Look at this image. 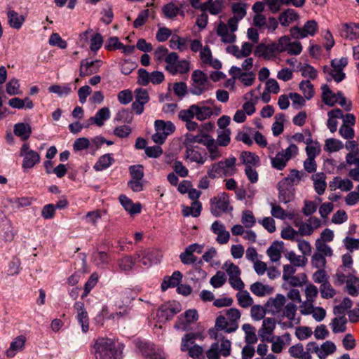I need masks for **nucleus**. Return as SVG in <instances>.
<instances>
[{"mask_svg":"<svg viewBox=\"0 0 359 359\" xmlns=\"http://www.w3.org/2000/svg\"><path fill=\"white\" fill-rule=\"evenodd\" d=\"M7 17L8 23L10 27L15 29H20L25 20L22 15L19 14L13 10L8 11Z\"/></svg>","mask_w":359,"mask_h":359,"instance_id":"nucleus-22","label":"nucleus"},{"mask_svg":"<svg viewBox=\"0 0 359 359\" xmlns=\"http://www.w3.org/2000/svg\"><path fill=\"white\" fill-rule=\"evenodd\" d=\"M230 134L231 131L229 129H224L222 130L220 133H219L217 139V144L219 146L226 147L227 146L230 142Z\"/></svg>","mask_w":359,"mask_h":359,"instance_id":"nucleus-62","label":"nucleus"},{"mask_svg":"<svg viewBox=\"0 0 359 359\" xmlns=\"http://www.w3.org/2000/svg\"><path fill=\"white\" fill-rule=\"evenodd\" d=\"M182 278V274L179 271L173 272L171 276L164 278L161 283V290L165 291L169 287H175L177 286Z\"/></svg>","mask_w":359,"mask_h":359,"instance_id":"nucleus-21","label":"nucleus"},{"mask_svg":"<svg viewBox=\"0 0 359 359\" xmlns=\"http://www.w3.org/2000/svg\"><path fill=\"white\" fill-rule=\"evenodd\" d=\"M242 329L245 334V342L248 344H255L257 341L255 327L250 324L246 323L242 325Z\"/></svg>","mask_w":359,"mask_h":359,"instance_id":"nucleus-41","label":"nucleus"},{"mask_svg":"<svg viewBox=\"0 0 359 359\" xmlns=\"http://www.w3.org/2000/svg\"><path fill=\"white\" fill-rule=\"evenodd\" d=\"M140 262L144 266H151L153 264L158 263L161 257V253L156 249H147L137 254Z\"/></svg>","mask_w":359,"mask_h":359,"instance_id":"nucleus-11","label":"nucleus"},{"mask_svg":"<svg viewBox=\"0 0 359 359\" xmlns=\"http://www.w3.org/2000/svg\"><path fill=\"white\" fill-rule=\"evenodd\" d=\"M285 304V296L280 294H278L276 297L269 298L266 303L265 306L269 313H271L272 315L275 316L282 312Z\"/></svg>","mask_w":359,"mask_h":359,"instance_id":"nucleus-10","label":"nucleus"},{"mask_svg":"<svg viewBox=\"0 0 359 359\" xmlns=\"http://www.w3.org/2000/svg\"><path fill=\"white\" fill-rule=\"evenodd\" d=\"M110 118V111L107 107H103L98 110L95 116L90 117V121L97 126H102L104 121Z\"/></svg>","mask_w":359,"mask_h":359,"instance_id":"nucleus-32","label":"nucleus"},{"mask_svg":"<svg viewBox=\"0 0 359 359\" xmlns=\"http://www.w3.org/2000/svg\"><path fill=\"white\" fill-rule=\"evenodd\" d=\"M298 18L299 15L294 10L288 8L280 15L278 20L281 25L286 27L297 20Z\"/></svg>","mask_w":359,"mask_h":359,"instance_id":"nucleus-31","label":"nucleus"},{"mask_svg":"<svg viewBox=\"0 0 359 359\" xmlns=\"http://www.w3.org/2000/svg\"><path fill=\"white\" fill-rule=\"evenodd\" d=\"M181 311L180 305L178 303H168L162 305L156 312V317L159 322H166L173 318L175 315Z\"/></svg>","mask_w":359,"mask_h":359,"instance_id":"nucleus-7","label":"nucleus"},{"mask_svg":"<svg viewBox=\"0 0 359 359\" xmlns=\"http://www.w3.org/2000/svg\"><path fill=\"white\" fill-rule=\"evenodd\" d=\"M14 238L13 228L11 222L8 219L2 220L0 223V241L9 242Z\"/></svg>","mask_w":359,"mask_h":359,"instance_id":"nucleus-17","label":"nucleus"},{"mask_svg":"<svg viewBox=\"0 0 359 359\" xmlns=\"http://www.w3.org/2000/svg\"><path fill=\"white\" fill-rule=\"evenodd\" d=\"M211 230L212 232L217 235L216 241L219 244H226L228 243L230 238V233L226 230L225 226L223 224L219 221H215L211 226Z\"/></svg>","mask_w":359,"mask_h":359,"instance_id":"nucleus-14","label":"nucleus"},{"mask_svg":"<svg viewBox=\"0 0 359 359\" xmlns=\"http://www.w3.org/2000/svg\"><path fill=\"white\" fill-rule=\"evenodd\" d=\"M354 271H351L344 266H339L334 275V284L341 285L349 279L351 277H355L352 275Z\"/></svg>","mask_w":359,"mask_h":359,"instance_id":"nucleus-26","label":"nucleus"},{"mask_svg":"<svg viewBox=\"0 0 359 359\" xmlns=\"http://www.w3.org/2000/svg\"><path fill=\"white\" fill-rule=\"evenodd\" d=\"M285 257L289 259L291 264L296 266H304L307 260L306 258L297 255L292 251L287 252Z\"/></svg>","mask_w":359,"mask_h":359,"instance_id":"nucleus-53","label":"nucleus"},{"mask_svg":"<svg viewBox=\"0 0 359 359\" xmlns=\"http://www.w3.org/2000/svg\"><path fill=\"white\" fill-rule=\"evenodd\" d=\"M297 310V306L293 303H287L285 304V309H283V316L290 320H294Z\"/></svg>","mask_w":359,"mask_h":359,"instance_id":"nucleus-60","label":"nucleus"},{"mask_svg":"<svg viewBox=\"0 0 359 359\" xmlns=\"http://www.w3.org/2000/svg\"><path fill=\"white\" fill-rule=\"evenodd\" d=\"M270 205L271 208V214L273 217L280 219H285L286 218H289L290 219H293L294 215L292 213L287 214L280 205L274 203H271Z\"/></svg>","mask_w":359,"mask_h":359,"instance_id":"nucleus-37","label":"nucleus"},{"mask_svg":"<svg viewBox=\"0 0 359 359\" xmlns=\"http://www.w3.org/2000/svg\"><path fill=\"white\" fill-rule=\"evenodd\" d=\"M119 201L124 209L130 214L133 215L141 212V205L140 203H133L126 196L121 195L119 196Z\"/></svg>","mask_w":359,"mask_h":359,"instance_id":"nucleus-25","label":"nucleus"},{"mask_svg":"<svg viewBox=\"0 0 359 359\" xmlns=\"http://www.w3.org/2000/svg\"><path fill=\"white\" fill-rule=\"evenodd\" d=\"M320 290L323 298H332L336 294L335 290L332 288L328 280L321 284Z\"/></svg>","mask_w":359,"mask_h":359,"instance_id":"nucleus-64","label":"nucleus"},{"mask_svg":"<svg viewBox=\"0 0 359 359\" xmlns=\"http://www.w3.org/2000/svg\"><path fill=\"white\" fill-rule=\"evenodd\" d=\"M294 224L296 227H298L297 231L298 235L301 236H310L313 233V226L306 222H299L297 221L294 222Z\"/></svg>","mask_w":359,"mask_h":359,"instance_id":"nucleus-54","label":"nucleus"},{"mask_svg":"<svg viewBox=\"0 0 359 359\" xmlns=\"http://www.w3.org/2000/svg\"><path fill=\"white\" fill-rule=\"evenodd\" d=\"M212 0H210L206 2V10L208 9L212 15H217L222 11L223 1L222 0H215L212 2Z\"/></svg>","mask_w":359,"mask_h":359,"instance_id":"nucleus-52","label":"nucleus"},{"mask_svg":"<svg viewBox=\"0 0 359 359\" xmlns=\"http://www.w3.org/2000/svg\"><path fill=\"white\" fill-rule=\"evenodd\" d=\"M314 181V188L318 195H322L325 192L327 184L325 182V175L323 172H318L313 175Z\"/></svg>","mask_w":359,"mask_h":359,"instance_id":"nucleus-33","label":"nucleus"},{"mask_svg":"<svg viewBox=\"0 0 359 359\" xmlns=\"http://www.w3.org/2000/svg\"><path fill=\"white\" fill-rule=\"evenodd\" d=\"M248 4L244 2L233 3L231 4V11L233 13V18L242 20L246 15Z\"/></svg>","mask_w":359,"mask_h":359,"instance_id":"nucleus-39","label":"nucleus"},{"mask_svg":"<svg viewBox=\"0 0 359 359\" xmlns=\"http://www.w3.org/2000/svg\"><path fill=\"white\" fill-rule=\"evenodd\" d=\"M109 256L104 252H97L93 254V262L100 268H104L109 263Z\"/></svg>","mask_w":359,"mask_h":359,"instance_id":"nucleus-50","label":"nucleus"},{"mask_svg":"<svg viewBox=\"0 0 359 359\" xmlns=\"http://www.w3.org/2000/svg\"><path fill=\"white\" fill-rule=\"evenodd\" d=\"M322 90V100L328 106H334L338 101V92L333 93L326 84L321 87Z\"/></svg>","mask_w":359,"mask_h":359,"instance_id":"nucleus-23","label":"nucleus"},{"mask_svg":"<svg viewBox=\"0 0 359 359\" xmlns=\"http://www.w3.org/2000/svg\"><path fill=\"white\" fill-rule=\"evenodd\" d=\"M282 248L283 243L274 242L268 248L266 253L272 262H275L279 261L281 257Z\"/></svg>","mask_w":359,"mask_h":359,"instance_id":"nucleus-35","label":"nucleus"},{"mask_svg":"<svg viewBox=\"0 0 359 359\" xmlns=\"http://www.w3.org/2000/svg\"><path fill=\"white\" fill-rule=\"evenodd\" d=\"M241 222L246 228H251L256 222L255 218L250 210H244L242 212Z\"/></svg>","mask_w":359,"mask_h":359,"instance_id":"nucleus-58","label":"nucleus"},{"mask_svg":"<svg viewBox=\"0 0 359 359\" xmlns=\"http://www.w3.org/2000/svg\"><path fill=\"white\" fill-rule=\"evenodd\" d=\"M114 162V158L112 157L111 154H106L101 156L95 164L93 166V168L96 171H102L108 168H109L113 163Z\"/></svg>","mask_w":359,"mask_h":359,"instance_id":"nucleus-29","label":"nucleus"},{"mask_svg":"<svg viewBox=\"0 0 359 359\" xmlns=\"http://www.w3.org/2000/svg\"><path fill=\"white\" fill-rule=\"evenodd\" d=\"M336 351V346L330 341H326L320 347L319 359H325L330 354Z\"/></svg>","mask_w":359,"mask_h":359,"instance_id":"nucleus-44","label":"nucleus"},{"mask_svg":"<svg viewBox=\"0 0 359 359\" xmlns=\"http://www.w3.org/2000/svg\"><path fill=\"white\" fill-rule=\"evenodd\" d=\"M195 117L199 121H204L209 118L213 114L210 107L193 104Z\"/></svg>","mask_w":359,"mask_h":359,"instance_id":"nucleus-27","label":"nucleus"},{"mask_svg":"<svg viewBox=\"0 0 359 359\" xmlns=\"http://www.w3.org/2000/svg\"><path fill=\"white\" fill-rule=\"evenodd\" d=\"M48 42L50 45L57 46L62 49H65L67 46V42L57 33H53L49 38Z\"/></svg>","mask_w":359,"mask_h":359,"instance_id":"nucleus-61","label":"nucleus"},{"mask_svg":"<svg viewBox=\"0 0 359 359\" xmlns=\"http://www.w3.org/2000/svg\"><path fill=\"white\" fill-rule=\"evenodd\" d=\"M238 304L243 308H248L253 304V299L247 290H241L236 294Z\"/></svg>","mask_w":359,"mask_h":359,"instance_id":"nucleus-42","label":"nucleus"},{"mask_svg":"<svg viewBox=\"0 0 359 359\" xmlns=\"http://www.w3.org/2000/svg\"><path fill=\"white\" fill-rule=\"evenodd\" d=\"M236 158L234 156L226 158L224 161L213 163L208 170L209 177L215 179L224 176H232L236 173Z\"/></svg>","mask_w":359,"mask_h":359,"instance_id":"nucleus-2","label":"nucleus"},{"mask_svg":"<svg viewBox=\"0 0 359 359\" xmlns=\"http://www.w3.org/2000/svg\"><path fill=\"white\" fill-rule=\"evenodd\" d=\"M347 64L348 60L346 57L334 59L331 62L332 69L330 70L327 67L325 66L323 71L325 73H328L336 82L339 83L345 78L343 69Z\"/></svg>","mask_w":359,"mask_h":359,"instance_id":"nucleus-4","label":"nucleus"},{"mask_svg":"<svg viewBox=\"0 0 359 359\" xmlns=\"http://www.w3.org/2000/svg\"><path fill=\"white\" fill-rule=\"evenodd\" d=\"M299 71L304 77L309 78L311 79H315L318 75L316 69L308 64H305L304 65L302 66L299 69Z\"/></svg>","mask_w":359,"mask_h":359,"instance_id":"nucleus-59","label":"nucleus"},{"mask_svg":"<svg viewBox=\"0 0 359 359\" xmlns=\"http://www.w3.org/2000/svg\"><path fill=\"white\" fill-rule=\"evenodd\" d=\"M277 53H278V52L276 50L275 43H259L255 50V55L267 60L273 58Z\"/></svg>","mask_w":359,"mask_h":359,"instance_id":"nucleus-13","label":"nucleus"},{"mask_svg":"<svg viewBox=\"0 0 359 359\" xmlns=\"http://www.w3.org/2000/svg\"><path fill=\"white\" fill-rule=\"evenodd\" d=\"M96 359H121L114 342L108 338H99L95 343Z\"/></svg>","mask_w":359,"mask_h":359,"instance_id":"nucleus-1","label":"nucleus"},{"mask_svg":"<svg viewBox=\"0 0 359 359\" xmlns=\"http://www.w3.org/2000/svg\"><path fill=\"white\" fill-rule=\"evenodd\" d=\"M318 31V24L315 20L307 21L302 28L293 27L290 29L291 36L294 39H303L308 35L313 36Z\"/></svg>","mask_w":359,"mask_h":359,"instance_id":"nucleus-5","label":"nucleus"},{"mask_svg":"<svg viewBox=\"0 0 359 359\" xmlns=\"http://www.w3.org/2000/svg\"><path fill=\"white\" fill-rule=\"evenodd\" d=\"M233 79H239L245 86H250L255 80V75L252 72H242L240 67L233 66L229 70Z\"/></svg>","mask_w":359,"mask_h":359,"instance_id":"nucleus-12","label":"nucleus"},{"mask_svg":"<svg viewBox=\"0 0 359 359\" xmlns=\"http://www.w3.org/2000/svg\"><path fill=\"white\" fill-rule=\"evenodd\" d=\"M250 291L258 297H264L272 292V288L260 282H256L250 285Z\"/></svg>","mask_w":359,"mask_h":359,"instance_id":"nucleus-36","label":"nucleus"},{"mask_svg":"<svg viewBox=\"0 0 359 359\" xmlns=\"http://www.w3.org/2000/svg\"><path fill=\"white\" fill-rule=\"evenodd\" d=\"M20 155L23 157L22 163V168L23 169L32 168L40 162V154L37 151L31 149L28 143L22 144Z\"/></svg>","mask_w":359,"mask_h":359,"instance_id":"nucleus-3","label":"nucleus"},{"mask_svg":"<svg viewBox=\"0 0 359 359\" xmlns=\"http://www.w3.org/2000/svg\"><path fill=\"white\" fill-rule=\"evenodd\" d=\"M341 34L350 40L359 38V25L356 23H345L343 25Z\"/></svg>","mask_w":359,"mask_h":359,"instance_id":"nucleus-20","label":"nucleus"},{"mask_svg":"<svg viewBox=\"0 0 359 359\" xmlns=\"http://www.w3.org/2000/svg\"><path fill=\"white\" fill-rule=\"evenodd\" d=\"M240 158L242 163L246 166L257 165L259 163V158L255 153L250 151H243L241 154Z\"/></svg>","mask_w":359,"mask_h":359,"instance_id":"nucleus-38","label":"nucleus"},{"mask_svg":"<svg viewBox=\"0 0 359 359\" xmlns=\"http://www.w3.org/2000/svg\"><path fill=\"white\" fill-rule=\"evenodd\" d=\"M118 266L121 271H130L135 264V260L130 256H126L118 260Z\"/></svg>","mask_w":359,"mask_h":359,"instance_id":"nucleus-56","label":"nucleus"},{"mask_svg":"<svg viewBox=\"0 0 359 359\" xmlns=\"http://www.w3.org/2000/svg\"><path fill=\"white\" fill-rule=\"evenodd\" d=\"M74 307L77 311V318L81 325L82 331L86 333L88 330L89 323L88 313L84 309V304L81 302H77L75 303Z\"/></svg>","mask_w":359,"mask_h":359,"instance_id":"nucleus-16","label":"nucleus"},{"mask_svg":"<svg viewBox=\"0 0 359 359\" xmlns=\"http://www.w3.org/2000/svg\"><path fill=\"white\" fill-rule=\"evenodd\" d=\"M170 47L171 48H177L180 50H184L187 48V39L181 38L177 35H173L170 40Z\"/></svg>","mask_w":359,"mask_h":359,"instance_id":"nucleus-51","label":"nucleus"},{"mask_svg":"<svg viewBox=\"0 0 359 359\" xmlns=\"http://www.w3.org/2000/svg\"><path fill=\"white\" fill-rule=\"evenodd\" d=\"M217 34L224 43H232L236 41V36L229 30L227 25L220 22L217 27Z\"/></svg>","mask_w":359,"mask_h":359,"instance_id":"nucleus-15","label":"nucleus"},{"mask_svg":"<svg viewBox=\"0 0 359 359\" xmlns=\"http://www.w3.org/2000/svg\"><path fill=\"white\" fill-rule=\"evenodd\" d=\"M266 312H267L266 307L264 308L259 305L252 306L250 310L251 316L255 320H262L264 317Z\"/></svg>","mask_w":359,"mask_h":359,"instance_id":"nucleus-63","label":"nucleus"},{"mask_svg":"<svg viewBox=\"0 0 359 359\" xmlns=\"http://www.w3.org/2000/svg\"><path fill=\"white\" fill-rule=\"evenodd\" d=\"M162 11L165 18L172 19L179 13L180 8L174 3L170 2L163 6Z\"/></svg>","mask_w":359,"mask_h":359,"instance_id":"nucleus-46","label":"nucleus"},{"mask_svg":"<svg viewBox=\"0 0 359 359\" xmlns=\"http://www.w3.org/2000/svg\"><path fill=\"white\" fill-rule=\"evenodd\" d=\"M229 206V200L224 194L218 195L210 200V212L215 217L220 216L227 212Z\"/></svg>","mask_w":359,"mask_h":359,"instance_id":"nucleus-6","label":"nucleus"},{"mask_svg":"<svg viewBox=\"0 0 359 359\" xmlns=\"http://www.w3.org/2000/svg\"><path fill=\"white\" fill-rule=\"evenodd\" d=\"M272 166L279 170H282L289 161L281 152H278L275 157L271 158Z\"/></svg>","mask_w":359,"mask_h":359,"instance_id":"nucleus-47","label":"nucleus"},{"mask_svg":"<svg viewBox=\"0 0 359 359\" xmlns=\"http://www.w3.org/2000/svg\"><path fill=\"white\" fill-rule=\"evenodd\" d=\"M142 353L150 359H165L163 351L154 344L140 341L137 344Z\"/></svg>","mask_w":359,"mask_h":359,"instance_id":"nucleus-8","label":"nucleus"},{"mask_svg":"<svg viewBox=\"0 0 359 359\" xmlns=\"http://www.w3.org/2000/svg\"><path fill=\"white\" fill-rule=\"evenodd\" d=\"M155 129L156 131L163 133L167 137L175 131V127L170 121L165 122L163 120H156L155 121Z\"/></svg>","mask_w":359,"mask_h":359,"instance_id":"nucleus-34","label":"nucleus"},{"mask_svg":"<svg viewBox=\"0 0 359 359\" xmlns=\"http://www.w3.org/2000/svg\"><path fill=\"white\" fill-rule=\"evenodd\" d=\"M26 342V337L23 335H20L15 337L11 343L10 347L7 349L6 354L8 358H13L19 352L23 350Z\"/></svg>","mask_w":359,"mask_h":359,"instance_id":"nucleus-18","label":"nucleus"},{"mask_svg":"<svg viewBox=\"0 0 359 359\" xmlns=\"http://www.w3.org/2000/svg\"><path fill=\"white\" fill-rule=\"evenodd\" d=\"M299 88L302 91L306 100H311L314 95L313 86L308 81H302L299 83Z\"/></svg>","mask_w":359,"mask_h":359,"instance_id":"nucleus-48","label":"nucleus"},{"mask_svg":"<svg viewBox=\"0 0 359 359\" xmlns=\"http://www.w3.org/2000/svg\"><path fill=\"white\" fill-rule=\"evenodd\" d=\"M215 327L218 330H224L227 333H231L237 330L238 325L233 323L232 326L231 323H229L224 316H219L216 319Z\"/></svg>","mask_w":359,"mask_h":359,"instance_id":"nucleus-30","label":"nucleus"},{"mask_svg":"<svg viewBox=\"0 0 359 359\" xmlns=\"http://www.w3.org/2000/svg\"><path fill=\"white\" fill-rule=\"evenodd\" d=\"M344 148V144L341 141L330 138L325 140V150L328 152H336Z\"/></svg>","mask_w":359,"mask_h":359,"instance_id":"nucleus-45","label":"nucleus"},{"mask_svg":"<svg viewBox=\"0 0 359 359\" xmlns=\"http://www.w3.org/2000/svg\"><path fill=\"white\" fill-rule=\"evenodd\" d=\"M13 133L22 141H26L29 138L32 133V127L27 123H18L13 126Z\"/></svg>","mask_w":359,"mask_h":359,"instance_id":"nucleus-19","label":"nucleus"},{"mask_svg":"<svg viewBox=\"0 0 359 359\" xmlns=\"http://www.w3.org/2000/svg\"><path fill=\"white\" fill-rule=\"evenodd\" d=\"M289 178H284L280 181L278 184V199L283 203H287L292 201L294 198V189L291 184H289L287 182Z\"/></svg>","mask_w":359,"mask_h":359,"instance_id":"nucleus-9","label":"nucleus"},{"mask_svg":"<svg viewBox=\"0 0 359 359\" xmlns=\"http://www.w3.org/2000/svg\"><path fill=\"white\" fill-rule=\"evenodd\" d=\"M133 113L128 109H123L119 110L114 118V121L123 122L125 123H130L133 121Z\"/></svg>","mask_w":359,"mask_h":359,"instance_id":"nucleus-49","label":"nucleus"},{"mask_svg":"<svg viewBox=\"0 0 359 359\" xmlns=\"http://www.w3.org/2000/svg\"><path fill=\"white\" fill-rule=\"evenodd\" d=\"M347 320L344 316L334 318L331 323L332 332L334 333L344 332L346 330V324Z\"/></svg>","mask_w":359,"mask_h":359,"instance_id":"nucleus-43","label":"nucleus"},{"mask_svg":"<svg viewBox=\"0 0 359 359\" xmlns=\"http://www.w3.org/2000/svg\"><path fill=\"white\" fill-rule=\"evenodd\" d=\"M99 61H91L88 62L86 60H83L81 62L79 74L81 77H85L88 75H91L96 72L99 67H95V64L97 63Z\"/></svg>","mask_w":359,"mask_h":359,"instance_id":"nucleus-28","label":"nucleus"},{"mask_svg":"<svg viewBox=\"0 0 359 359\" xmlns=\"http://www.w3.org/2000/svg\"><path fill=\"white\" fill-rule=\"evenodd\" d=\"M226 280V276L224 272L219 271L211 278L210 283L215 288H218L222 287Z\"/></svg>","mask_w":359,"mask_h":359,"instance_id":"nucleus-55","label":"nucleus"},{"mask_svg":"<svg viewBox=\"0 0 359 359\" xmlns=\"http://www.w3.org/2000/svg\"><path fill=\"white\" fill-rule=\"evenodd\" d=\"M186 158L191 162H196L203 165L205 162V158L201 154L195 150L192 147H187L186 149Z\"/></svg>","mask_w":359,"mask_h":359,"instance_id":"nucleus-40","label":"nucleus"},{"mask_svg":"<svg viewBox=\"0 0 359 359\" xmlns=\"http://www.w3.org/2000/svg\"><path fill=\"white\" fill-rule=\"evenodd\" d=\"M276 327V321L272 318H266L263 320L262 328L259 330V336L263 341L267 338V336L271 335Z\"/></svg>","mask_w":359,"mask_h":359,"instance_id":"nucleus-24","label":"nucleus"},{"mask_svg":"<svg viewBox=\"0 0 359 359\" xmlns=\"http://www.w3.org/2000/svg\"><path fill=\"white\" fill-rule=\"evenodd\" d=\"M275 337H272L271 338L267 337L265 340L268 342H271V350L275 353H279L283 351L284 346V341L280 337H277L276 340H274Z\"/></svg>","mask_w":359,"mask_h":359,"instance_id":"nucleus-57","label":"nucleus"}]
</instances>
